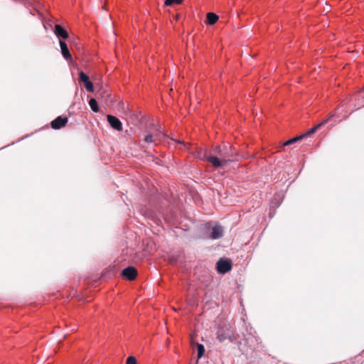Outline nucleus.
I'll list each match as a JSON object with an SVG mask.
<instances>
[{
    "mask_svg": "<svg viewBox=\"0 0 364 364\" xmlns=\"http://www.w3.org/2000/svg\"><path fill=\"white\" fill-rule=\"evenodd\" d=\"M214 153L216 156H208L205 154L203 157L208 159V161L212 164L215 168L223 167L229 161H235L236 153L232 151V146L229 145H224L223 146H217L214 149Z\"/></svg>",
    "mask_w": 364,
    "mask_h": 364,
    "instance_id": "nucleus-1",
    "label": "nucleus"
},
{
    "mask_svg": "<svg viewBox=\"0 0 364 364\" xmlns=\"http://www.w3.org/2000/svg\"><path fill=\"white\" fill-rule=\"evenodd\" d=\"M217 338L219 342L223 343L225 340H230L232 341L234 340V336L231 330L225 327L220 328L217 331Z\"/></svg>",
    "mask_w": 364,
    "mask_h": 364,
    "instance_id": "nucleus-2",
    "label": "nucleus"
},
{
    "mask_svg": "<svg viewBox=\"0 0 364 364\" xmlns=\"http://www.w3.org/2000/svg\"><path fill=\"white\" fill-rule=\"evenodd\" d=\"M164 134L158 129H156L154 131V132L151 133H147L143 141L146 144H156L157 141H160L161 138L163 137Z\"/></svg>",
    "mask_w": 364,
    "mask_h": 364,
    "instance_id": "nucleus-3",
    "label": "nucleus"
},
{
    "mask_svg": "<svg viewBox=\"0 0 364 364\" xmlns=\"http://www.w3.org/2000/svg\"><path fill=\"white\" fill-rule=\"evenodd\" d=\"M232 268V264L230 260L220 259L217 262V270L219 273L225 274Z\"/></svg>",
    "mask_w": 364,
    "mask_h": 364,
    "instance_id": "nucleus-4",
    "label": "nucleus"
},
{
    "mask_svg": "<svg viewBox=\"0 0 364 364\" xmlns=\"http://www.w3.org/2000/svg\"><path fill=\"white\" fill-rule=\"evenodd\" d=\"M121 276L129 281H132L137 276V270L134 267H128L123 269Z\"/></svg>",
    "mask_w": 364,
    "mask_h": 364,
    "instance_id": "nucleus-5",
    "label": "nucleus"
},
{
    "mask_svg": "<svg viewBox=\"0 0 364 364\" xmlns=\"http://www.w3.org/2000/svg\"><path fill=\"white\" fill-rule=\"evenodd\" d=\"M333 114H330L328 115V117L323 119L321 122H320L319 124H316V126L313 127L312 128L309 129L307 132H306L304 134H301L300 136H304V139L309 136H311L313 134H314L318 129H319L321 127H323L325 124H326L328 120L333 117Z\"/></svg>",
    "mask_w": 364,
    "mask_h": 364,
    "instance_id": "nucleus-6",
    "label": "nucleus"
},
{
    "mask_svg": "<svg viewBox=\"0 0 364 364\" xmlns=\"http://www.w3.org/2000/svg\"><path fill=\"white\" fill-rule=\"evenodd\" d=\"M79 80L84 83V86L89 92H93L94 86L92 82L90 80L89 77L82 71L79 73Z\"/></svg>",
    "mask_w": 364,
    "mask_h": 364,
    "instance_id": "nucleus-7",
    "label": "nucleus"
},
{
    "mask_svg": "<svg viewBox=\"0 0 364 364\" xmlns=\"http://www.w3.org/2000/svg\"><path fill=\"white\" fill-rule=\"evenodd\" d=\"M107 121H108L109 125L113 129H114L117 131L122 130V124L118 118H117L116 117L112 116V115H107Z\"/></svg>",
    "mask_w": 364,
    "mask_h": 364,
    "instance_id": "nucleus-8",
    "label": "nucleus"
},
{
    "mask_svg": "<svg viewBox=\"0 0 364 364\" xmlns=\"http://www.w3.org/2000/svg\"><path fill=\"white\" fill-rule=\"evenodd\" d=\"M68 122L67 117H63L61 116L58 117L53 121L51 122L50 126L54 129H59L63 127Z\"/></svg>",
    "mask_w": 364,
    "mask_h": 364,
    "instance_id": "nucleus-9",
    "label": "nucleus"
},
{
    "mask_svg": "<svg viewBox=\"0 0 364 364\" xmlns=\"http://www.w3.org/2000/svg\"><path fill=\"white\" fill-rule=\"evenodd\" d=\"M223 228L220 225H216L212 228L210 238L213 240L219 239L223 237Z\"/></svg>",
    "mask_w": 364,
    "mask_h": 364,
    "instance_id": "nucleus-10",
    "label": "nucleus"
},
{
    "mask_svg": "<svg viewBox=\"0 0 364 364\" xmlns=\"http://www.w3.org/2000/svg\"><path fill=\"white\" fill-rule=\"evenodd\" d=\"M59 44L61 49V53L64 58L67 60H71L72 56L68 48V46L65 42L62 40H59Z\"/></svg>",
    "mask_w": 364,
    "mask_h": 364,
    "instance_id": "nucleus-11",
    "label": "nucleus"
},
{
    "mask_svg": "<svg viewBox=\"0 0 364 364\" xmlns=\"http://www.w3.org/2000/svg\"><path fill=\"white\" fill-rule=\"evenodd\" d=\"M111 94L107 90L100 88L97 92V97L101 99L104 102L108 103Z\"/></svg>",
    "mask_w": 364,
    "mask_h": 364,
    "instance_id": "nucleus-12",
    "label": "nucleus"
},
{
    "mask_svg": "<svg viewBox=\"0 0 364 364\" xmlns=\"http://www.w3.org/2000/svg\"><path fill=\"white\" fill-rule=\"evenodd\" d=\"M54 33L58 36V37H61L64 39H66L68 38V33L67 32V31L63 28L59 24H56L55 26V28H54Z\"/></svg>",
    "mask_w": 364,
    "mask_h": 364,
    "instance_id": "nucleus-13",
    "label": "nucleus"
},
{
    "mask_svg": "<svg viewBox=\"0 0 364 364\" xmlns=\"http://www.w3.org/2000/svg\"><path fill=\"white\" fill-rule=\"evenodd\" d=\"M218 20V16L214 13L207 14V23L210 25L215 24Z\"/></svg>",
    "mask_w": 364,
    "mask_h": 364,
    "instance_id": "nucleus-14",
    "label": "nucleus"
},
{
    "mask_svg": "<svg viewBox=\"0 0 364 364\" xmlns=\"http://www.w3.org/2000/svg\"><path fill=\"white\" fill-rule=\"evenodd\" d=\"M304 139V136H297L296 137H294L292 139H290L289 140H287V141H285L284 143H283V146H289V145H291L297 141H299L301 140H302Z\"/></svg>",
    "mask_w": 364,
    "mask_h": 364,
    "instance_id": "nucleus-15",
    "label": "nucleus"
},
{
    "mask_svg": "<svg viewBox=\"0 0 364 364\" xmlns=\"http://www.w3.org/2000/svg\"><path fill=\"white\" fill-rule=\"evenodd\" d=\"M205 154V155H206L207 156H213L212 154H210L208 151V150H206V149H200L198 151L197 156H198L200 159H201V160H203V161H208V159L203 157V154Z\"/></svg>",
    "mask_w": 364,
    "mask_h": 364,
    "instance_id": "nucleus-16",
    "label": "nucleus"
},
{
    "mask_svg": "<svg viewBox=\"0 0 364 364\" xmlns=\"http://www.w3.org/2000/svg\"><path fill=\"white\" fill-rule=\"evenodd\" d=\"M89 105L93 112H97L99 111L97 102L96 101L95 99H94V98L90 99V102H89Z\"/></svg>",
    "mask_w": 364,
    "mask_h": 364,
    "instance_id": "nucleus-17",
    "label": "nucleus"
},
{
    "mask_svg": "<svg viewBox=\"0 0 364 364\" xmlns=\"http://www.w3.org/2000/svg\"><path fill=\"white\" fill-rule=\"evenodd\" d=\"M197 350H198V358H200L204 355L205 353V348L203 345L200 343H197Z\"/></svg>",
    "mask_w": 364,
    "mask_h": 364,
    "instance_id": "nucleus-18",
    "label": "nucleus"
},
{
    "mask_svg": "<svg viewBox=\"0 0 364 364\" xmlns=\"http://www.w3.org/2000/svg\"><path fill=\"white\" fill-rule=\"evenodd\" d=\"M183 1V0H166L165 1V5L166 6H171L172 5L173 3H176V4H181Z\"/></svg>",
    "mask_w": 364,
    "mask_h": 364,
    "instance_id": "nucleus-19",
    "label": "nucleus"
},
{
    "mask_svg": "<svg viewBox=\"0 0 364 364\" xmlns=\"http://www.w3.org/2000/svg\"><path fill=\"white\" fill-rule=\"evenodd\" d=\"M126 364H136V359L134 356H129L127 358Z\"/></svg>",
    "mask_w": 364,
    "mask_h": 364,
    "instance_id": "nucleus-20",
    "label": "nucleus"
},
{
    "mask_svg": "<svg viewBox=\"0 0 364 364\" xmlns=\"http://www.w3.org/2000/svg\"><path fill=\"white\" fill-rule=\"evenodd\" d=\"M176 18L178 19V15H176Z\"/></svg>",
    "mask_w": 364,
    "mask_h": 364,
    "instance_id": "nucleus-21",
    "label": "nucleus"
}]
</instances>
